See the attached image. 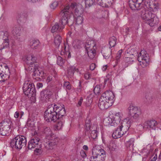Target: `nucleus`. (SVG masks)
I'll return each mask as SVG.
<instances>
[{
  "instance_id": "obj_25",
  "label": "nucleus",
  "mask_w": 161,
  "mask_h": 161,
  "mask_svg": "<svg viewBox=\"0 0 161 161\" xmlns=\"http://www.w3.org/2000/svg\"><path fill=\"white\" fill-rule=\"evenodd\" d=\"M44 132L46 134V139H47L48 136L52 137L53 135H55L53 133L49 128L46 127L44 130Z\"/></svg>"
},
{
  "instance_id": "obj_23",
  "label": "nucleus",
  "mask_w": 161,
  "mask_h": 161,
  "mask_svg": "<svg viewBox=\"0 0 161 161\" xmlns=\"http://www.w3.org/2000/svg\"><path fill=\"white\" fill-rule=\"evenodd\" d=\"M32 43L31 45L32 48L34 49H40L41 50V46L40 42L38 40H33Z\"/></svg>"
},
{
  "instance_id": "obj_46",
  "label": "nucleus",
  "mask_w": 161,
  "mask_h": 161,
  "mask_svg": "<svg viewBox=\"0 0 161 161\" xmlns=\"http://www.w3.org/2000/svg\"><path fill=\"white\" fill-rule=\"evenodd\" d=\"M84 77L86 79H88L91 77V74L89 72H87L85 74Z\"/></svg>"
},
{
  "instance_id": "obj_30",
  "label": "nucleus",
  "mask_w": 161,
  "mask_h": 161,
  "mask_svg": "<svg viewBox=\"0 0 161 161\" xmlns=\"http://www.w3.org/2000/svg\"><path fill=\"white\" fill-rule=\"evenodd\" d=\"M62 38L59 35H57L54 38V42L56 46L59 47L61 42Z\"/></svg>"
},
{
  "instance_id": "obj_41",
  "label": "nucleus",
  "mask_w": 161,
  "mask_h": 161,
  "mask_svg": "<svg viewBox=\"0 0 161 161\" xmlns=\"http://www.w3.org/2000/svg\"><path fill=\"white\" fill-rule=\"evenodd\" d=\"M58 5V2L57 1H55L51 4L50 7L51 8L54 9L57 7Z\"/></svg>"
},
{
  "instance_id": "obj_5",
  "label": "nucleus",
  "mask_w": 161,
  "mask_h": 161,
  "mask_svg": "<svg viewBox=\"0 0 161 161\" xmlns=\"http://www.w3.org/2000/svg\"><path fill=\"white\" fill-rule=\"evenodd\" d=\"M123 116V114L122 113H116L113 116H109L104 119L103 124L106 126L110 125L116 126L120 123Z\"/></svg>"
},
{
  "instance_id": "obj_40",
  "label": "nucleus",
  "mask_w": 161,
  "mask_h": 161,
  "mask_svg": "<svg viewBox=\"0 0 161 161\" xmlns=\"http://www.w3.org/2000/svg\"><path fill=\"white\" fill-rule=\"evenodd\" d=\"M39 145H40V147H36V149L35 150V152L36 154V155H38V154H40V153H41V144H40Z\"/></svg>"
},
{
  "instance_id": "obj_27",
  "label": "nucleus",
  "mask_w": 161,
  "mask_h": 161,
  "mask_svg": "<svg viewBox=\"0 0 161 161\" xmlns=\"http://www.w3.org/2000/svg\"><path fill=\"white\" fill-rule=\"evenodd\" d=\"M82 43L81 41L78 39H75L73 42V45L75 48H80Z\"/></svg>"
},
{
  "instance_id": "obj_20",
  "label": "nucleus",
  "mask_w": 161,
  "mask_h": 161,
  "mask_svg": "<svg viewBox=\"0 0 161 161\" xmlns=\"http://www.w3.org/2000/svg\"><path fill=\"white\" fill-rule=\"evenodd\" d=\"M86 127L87 130H89L91 131L90 133L92 139H94L97 138V131L96 130L93 129L92 130V128H91L89 123L86 122Z\"/></svg>"
},
{
  "instance_id": "obj_42",
  "label": "nucleus",
  "mask_w": 161,
  "mask_h": 161,
  "mask_svg": "<svg viewBox=\"0 0 161 161\" xmlns=\"http://www.w3.org/2000/svg\"><path fill=\"white\" fill-rule=\"evenodd\" d=\"M122 50L120 49L119 50L118 52L117 56L116 57V59L117 60H118L121 57V55L122 54Z\"/></svg>"
},
{
  "instance_id": "obj_45",
  "label": "nucleus",
  "mask_w": 161,
  "mask_h": 161,
  "mask_svg": "<svg viewBox=\"0 0 161 161\" xmlns=\"http://www.w3.org/2000/svg\"><path fill=\"white\" fill-rule=\"evenodd\" d=\"M96 68V65L94 63L92 64L90 67V69L91 70H94Z\"/></svg>"
},
{
  "instance_id": "obj_29",
  "label": "nucleus",
  "mask_w": 161,
  "mask_h": 161,
  "mask_svg": "<svg viewBox=\"0 0 161 161\" xmlns=\"http://www.w3.org/2000/svg\"><path fill=\"white\" fill-rule=\"evenodd\" d=\"M108 147L110 151H115L117 148V146L115 142L112 141L108 145Z\"/></svg>"
},
{
  "instance_id": "obj_59",
  "label": "nucleus",
  "mask_w": 161,
  "mask_h": 161,
  "mask_svg": "<svg viewBox=\"0 0 161 161\" xmlns=\"http://www.w3.org/2000/svg\"><path fill=\"white\" fill-rule=\"evenodd\" d=\"M158 30L159 31H161V25L158 27Z\"/></svg>"
},
{
  "instance_id": "obj_34",
  "label": "nucleus",
  "mask_w": 161,
  "mask_h": 161,
  "mask_svg": "<svg viewBox=\"0 0 161 161\" xmlns=\"http://www.w3.org/2000/svg\"><path fill=\"white\" fill-rule=\"evenodd\" d=\"M75 19L76 24L77 25H80L83 22V19L82 16L74 17Z\"/></svg>"
},
{
  "instance_id": "obj_12",
  "label": "nucleus",
  "mask_w": 161,
  "mask_h": 161,
  "mask_svg": "<svg viewBox=\"0 0 161 161\" xmlns=\"http://www.w3.org/2000/svg\"><path fill=\"white\" fill-rule=\"evenodd\" d=\"M128 116L131 119H136L141 114L140 108L137 107L130 105L128 108Z\"/></svg>"
},
{
  "instance_id": "obj_51",
  "label": "nucleus",
  "mask_w": 161,
  "mask_h": 161,
  "mask_svg": "<svg viewBox=\"0 0 161 161\" xmlns=\"http://www.w3.org/2000/svg\"><path fill=\"white\" fill-rule=\"evenodd\" d=\"M19 113L17 111L15 112L14 114V117L15 118H17L19 117Z\"/></svg>"
},
{
  "instance_id": "obj_39",
  "label": "nucleus",
  "mask_w": 161,
  "mask_h": 161,
  "mask_svg": "<svg viewBox=\"0 0 161 161\" xmlns=\"http://www.w3.org/2000/svg\"><path fill=\"white\" fill-rule=\"evenodd\" d=\"M100 86L98 85H97L94 89V92L96 95L98 94L100 92Z\"/></svg>"
},
{
  "instance_id": "obj_44",
  "label": "nucleus",
  "mask_w": 161,
  "mask_h": 161,
  "mask_svg": "<svg viewBox=\"0 0 161 161\" xmlns=\"http://www.w3.org/2000/svg\"><path fill=\"white\" fill-rule=\"evenodd\" d=\"M48 91V90H46L44 91L45 95H47V96H48V97H50L52 94V92L50 91H49V93H47Z\"/></svg>"
},
{
  "instance_id": "obj_48",
  "label": "nucleus",
  "mask_w": 161,
  "mask_h": 161,
  "mask_svg": "<svg viewBox=\"0 0 161 161\" xmlns=\"http://www.w3.org/2000/svg\"><path fill=\"white\" fill-rule=\"evenodd\" d=\"M83 101V98L82 97H80L79 101H78V104L77 105V106L78 107V106H80L82 104Z\"/></svg>"
},
{
  "instance_id": "obj_28",
  "label": "nucleus",
  "mask_w": 161,
  "mask_h": 161,
  "mask_svg": "<svg viewBox=\"0 0 161 161\" xmlns=\"http://www.w3.org/2000/svg\"><path fill=\"white\" fill-rule=\"evenodd\" d=\"M116 38L113 36L111 37L109 39V43L110 47H114L116 45Z\"/></svg>"
},
{
  "instance_id": "obj_19",
  "label": "nucleus",
  "mask_w": 161,
  "mask_h": 161,
  "mask_svg": "<svg viewBox=\"0 0 161 161\" xmlns=\"http://www.w3.org/2000/svg\"><path fill=\"white\" fill-rule=\"evenodd\" d=\"M39 139L38 138H33L28 143V149L31 150L32 149L38 147H40L39 143Z\"/></svg>"
},
{
  "instance_id": "obj_10",
  "label": "nucleus",
  "mask_w": 161,
  "mask_h": 161,
  "mask_svg": "<svg viewBox=\"0 0 161 161\" xmlns=\"http://www.w3.org/2000/svg\"><path fill=\"white\" fill-rule=\"evenodd\" d=\"M131 54L133 55H137V54L138 60L140 63V64L142 67H145L148 65L149 61V56L145 50H142L139 54L136 51L135 52L134 54Z\"/></svg>"
},
{
  "instance_id": "obj_57",
  "label": "nucleus",
  "mask_w": 161,
  "mask_h": 161,
  "mask_svg": "<svg viewBox=\"0 0 161 161\" xmlns=\"http://www.w3.org/2000/svg\"><path fill=\"white\" fill-rule=\"evenodd\" d=\"M21 17V14H18L17 16V18L18 19H19L20 17Z\"/></svg>"
},
{
  "instance_id": "obj_64",
  "label": "nucleus",
  "mask_w": 161,
  "mask_h": 161,
  "mask_svg": "<svg viewBox=\"0 0 161 161\" xmlns=\"http://www.w3.org/2000/svg\"><path fill=\"white\" fill-rule=\"evenodd\" d=\"M130 142L129 141H128V142H127V143L128 144H130V143H130Z\"/></svg>"
},
{
  "instance_id": "obj_38",
  "label": "nucleus",
  "mask_w": 161,
  "mask_h": 161,
  "mask_svg": "<svg viewBox=\"0 0 161 161\" xmlns=\"http://www.w3.org/2000/svg\"><path fill=\"white\" fill-rule=\"evenodd\" d=\"M63 124V122L62 121H60L58 122L55 126L56 129L57 130H61L62 128Z\"/></svg>"
},
{
  "instance_id": "obj_1",
  "label": "nucleus",
  "mask_w": 161,
  "mask_h": 161,
  "mask_svg": "<svg viewBox=\"0 0 161 161\" xmlns=\"http://www.w3.org/2000/svg\"><path fill=\"white\" fill-rule=\"evenodd\" d=\"M66 111L64 105L59 104L49 105L44 113V118L47 122L56 121L58 119L65 115Z\"/></svg>"
},
{
  "instance_id": "obj_61",
  "label": "nucleus",
  "mask_w": 161,
  "mask_h": 161,
  "mask_svg": "<svg viewBox=\"0 0 161 161\" xmlns=\"http://www.w3.org/2000/svg\"><path fill=\"white\" fill-rule=\"evenodd\" d=\"M129 30H130V29L129 28H127L126 29V32H128L129 31Z\"/></svg>"
},
{
  "instance_id": "obj_60",
  "label": "nucleus",
  "mask_w": 161,
  "mask_h": 161,
  "mask_svg": "<svg viewBox=\"0 0 161 161\" xmlns=\"http://www.w3.org/2000/svg\"><path fill=\"white\" fill-rule=\"evenodd\" d=\"M158 158L159 159H161V153H160L159 156H158Z\"/></svg>"
},
{
  "instance_id": "obj_4",
  "label": "nucleus",
  "mask_w": 161,
  "mask_h": 161,
  "mask_svg": "<svg viewBox=\"0 0 161 161\" xmlns=\"http://www.w3.org/2000/svg\"><path fill=\"white\" fill-rule=\"evenodd\" d=\"M130 122L126 119L123 120L120 124L119 128L113 132V137L114 139L119 138L125 133L130 127Z\"/></svg>"
},
{
  "instance_id": "obj_52",
  "label": "nucleus",
  "mask_w": 161,
  "mask_h": 161,
  "mask_svg": "<svg viewBox=\"0 0 161 161\" xmlns=\"http://www.w3.org/2000/svg\"><path fill=\"white\" fill-rule=\"evenodd\" d=\"M108 67V65H106L103 66L102 68V69L103 71H105L106 70Z\"/></svg>"
},
{
  "instance_id": "obj_11",
  "label": "nucleus",
  "mask_w": 161,
  "mask_h": 161,
  "mask_svg": "<svg viewBox=\"0 0 161 161\" xmlns=\"http://www.w3.org/2000/svg\"><path fill=\"white\" fill-rule=\"evenodd\" d=\"M50 137L48 136L47 139H45L44 145L47 149L51 150L56 147L58 139L55 135H53V136Z\"/></svg>"
},
{
  "instance_id": "obj_21",
  "label": "nucleus",
  "mask_w": 161,
  "mask_h": 161,
  "mask_svg": "<svg viewBox=\"0 0 161 161\" xmlns=\"http://www.w3.org/2000/svg\"><path fill=\"white\" fill-rule=\"evenodd\" d=\"M85 47L86 50H96V44L93 41H88L85 44Z\"/></svg>"
},
{
  "instance_id": "obj_13",
  "label": "nucleus",
  "mask_w": 161,
  "mask_h": 161,
  "mask_svg": "<svg viewBox=\"0 0 161 161\" xmlns=\"http://www.w3.org/2000/svg\"><path fill=\"white\" fill-rule=\"evenodd\" d=\"M23 88L25 95L27 96L30 95L34 97L35 95L36 91L33 84L25 82Z\"/></svg>"
},
{
  "instance_id": "obj_24",
  "label": "nucleus",
  "mask_w": 161,
  "mask_h": 161,
  "mask_svg": "<svg viewBox=\"0 0 161 161\" xmlns=\"http://www.w3.org/2000/svg\"><path fill=\"white\" fill-rule=\"evenodd\" d=\"M76 6V3H72L71 4L70 7H69V6H67L64 8V9H65L66 7H68V9L67 11L68 12H69V14L68 13V15H67V16H68V19H69V17H71V16L73 15V14L72 11L71 10V8H72V9L74 8Z\"/></svg>"
},
{
  "instance_id": "obj_18",
  "label": "nucleus",
  "mask_w": 161,
  "mask_h": 161,
  "mask_svg": "<svg viewBox=\"0 0 161 161\" xmlns=\"http://www.w3.org/2000/svg\"><path fill=\"white\" fill-rule=\"evenodd\" d=\"M159 22L158 18L155 14H153L146 23L150 26H153L158 24Z\"/></svg>"
},
{
  "instance_id": "obj_2",
  "label": "nucleus",
  "mask_w": 161,
  "mask_h": 161,
  "mask_svg": "<svg viewBox=\"0 0 161 161\" xmlns=\"http://www.w3.org/2000/svg\"><path fill=\"white\" fill-rule=\"evenodd\" d=\"M115 100L114 93L111 91H107L101 95L99 100L98 106L101 110L107 109L111 106Z\"/></svg>"
},
{
  "instance_id": "obj_7",
  "label": "nucleus",
  "mask_w": 161,
  "mask_h": 161,
  "mask_svg": "<svg viewBox=\"0 0 161 161\" xmlns=\"http://www.w3.org/2000/svg\"><path fill=\"white\" fill-rule=\"evenodd\" d=\"M92 155L90 158V161H104L105 157V152L102 148L93 147L92 149Z\"/></svg>"
},
{
  "instance_id": "obj_54",
  "label": "nucleus",
  "mask_w": 161,
  "mask_h": 161,
  "mask_svg": "<svg viewBox=\"0 0 161 161\" xmlns=\"http://www.w3.org/2000/svg\"><path fill=\"white\" fill-rule=\"evenodd\" d=\"M23 15L25 19H27L28 18V14L27 13H24L23 14Z\"/></svg>"
},
{
  "instance_id": "obj_63",
  "label": "nucleus",
  "mask_w": 161,
  "mask_h": 161,
  "mask_svg": "<svg viewBox=\"0 0 161 161\" xmlns=\"http://www.w3.org/2000/svg\"><path fill=\"white\" fill-rule=\"evenodd\" d=\"M54 161H60V160L58 159H56Z\"/></svg>"
},
{
  "instance_id": "obj_32",
  "label": "nucleus",
  "mask_w": 161,
  "mask_h": 161,
  "mask_svg": "<svg viewBox=\"0 0 161 161\" xmlns=\"http://www.w3.org/2000/svg\"><path fill=\"white\" fill-rule=\"evenodd\" d=\"M103 53L104 58L106 59H108L111 57V51L109 50L104 51Z\"/></svg>"
},
{
  "instance_id": "obj_56",
  "label": "nucleus",
  "mask_w": 161,
  "mask_h": 161,
  "mask_svg": "<svg viewBox=\"0 0 161 161\" xmlns=\"http://www.w3.org/2000/svg\"><path fill=\"white\" fill-rule=\"evenodd\" d=\"M83 148L85 150H87L88 149V147L86 145H84L83 147Z\"/></svg>"
},
{
  "instance_id": "obj_47",
  "label": "nucleus",
  "mask_w": 161,
  "mask_h": 161,
  "mask_svg": "<svg viewBox=\"0 0 161 161\" xmlns=\"http://www.w3.org/2000/svg\"><path fill=\"white\" fill-rule=\"evenodd\" d=\"M105 2L108 5H111L113 3V0H106Z\"/></svg>"
},
{
  "instance_id": "obj_9",
  "label": "nucleus",
  "mask_w": 161,
  "mask_h": 161,
  "mask_svg": "<svg viewBox=\"0 0 161 161\" xmlns=\"http://www.w3.org/2000/svg\"><path fill=\"white\" fill-rule=\"evenodd\" d=\"M12 122L9 119H4L0 122V134L5 136L10 132Z\"/></svg>"
},
{
  "instance_id": "obj_37",
  "label": "nucleus",
  "mask_w": 161,
  "mask_h": 161,
  "mask_svg": "<svg viewBox=\"0 0 161 161\" xmlns=\"http://www.w3.org/2000/svg\"><path fill=\"white\" fill-rule=\"evenodd\" d=\"M63 86L66 90H70L71 89V85L69 81H64Z\"/></svg>"
},
{
  "instance_id": "obj_55",
  "label": "nucleus",
  "mask_w": 161,
  "mask_h": 161,
  "mask_svg": "<svg viewBox=\"0 0 161 161\" xmlns=\"http://www.w3.org/2000/svg\"><path fill=\"white\" fill-rule=\"evenodd\" d=\"M29 2H32L33 3H36V2H38L39 1H40V0H27Z\"/></svg>"
},
{
  "instance_id": "obj_3",
  "label": "nucleus",
  "mask_w": 161,
  "mask_h": 161,
  "mask_svg": "<svg viewBox=\"0 0 161 161\" xmlns=\"http://www.w3.org/2000/svg\"><path fill=\"white\" fill-rule=\"evenodd\" d=\"M68 7H66L65 9L62 10L60 12V14L62 16L61 19L59 21L60 24L58 23H56L52 27L51 31L52 32H61L64 28V25L67 24H68L69 20L68 19V13L69 12L67 10L68 9Z\"/></svg>"
},
{
  "instance_id": "obj_53",
  "label": "nucleus",
  "mask_w": 161,
  "mask_h": 161,
  "mask_svg": "<svg viewBox=\"0 0 161 161\" xmlns=\"http://www.w3.org/2000/svg\"><path fill=\"white\" fill-rule=\"evenodd\" d=\"M43 85L41 83H38L37 84V86L38 88H39L42 86Z\"/></svg>"
},
{
  "instance_id": "obj_50",
  "label": "nucleus",
  "mask_w": 161,
  "mask_h": 161,
  "mask_svg": "<svg viewBox=\"0 0 161 161\" xmlns=\"http://www.w3.org/2000/svg\"><path fill=\"white\" fill-rule=\"evenodd\" d=\"M80 154L82 157L84 158L86 157V154L85 153L84 151H82L80 152Z\"/></svg>"
},
{
  "instance_id": "obj_15",
  "label": "nucleus",
  "mask_w": 161,
  "mask_h": 161,
  "mask_svg": "<svg viewBox=\"0 0 161 161\" xmlns=\"http://www.w3.org/2000/svg\"><path fill=\"white\" fill-rule=\"evenodd\" d=\"M0 36L2 37L3 41L2 45L0 47V50L8 47L9 46V40L8 34L7 31H1L0 32Z\"/></svg>"
},
{
  "instance_id": "obj_22",
  "label": "nucleus",
  "mask_w": 161,
  "mask_h": 161,
  "mask_svg": "<svg viewBox=\"0 0 161 161\" xmlns=\"http://www.w3.org/2000/svg\"><path fill=\"white\" fill-rule=\"evenodd\" d=\"M78 69L76 68L75 66H73L69 67L68 68L67 70L68 75L69 76L71 77L73 75L75 71L78 72Z\"/></svg>"
},
{
  "instance_id": "obj_36",
  "label": "nucleus",
  "mask_w": 161,
  "mask_h": 161,
  "mask_svg": "<svg viewBox=\"0 0 161 161\" xmlns=\"http://www.w3.org/2000/svg\"><path fill=\"white\" fill-rule=\"evenodd\" d=\"M95 2V0H85V3L86 7H90L93 5Z\"/></svg>"
},
{
  "instance_id": "obj_33",
  "label": "nucleus",
  "mask_w": 161,
  "mask_h": 161,
  "mask_svg": "<svg viewBox=\"0 0 161 161\" xmlns=\"http://www.w3.org/2000/svg\"><path fill=\"white\" fill-rule=\"evenodd\" d=\"M83 12L82 10V9L79 8L78 7L76 8L75 10V15L73 16L76 17L78 16H81L82 15V14H83Z\"/></svg>"
},
{
  "instance_id": "obj_49",
  "label": "nucleus",
  "mask_w": 161,
  "mask_h": 161,
  "mask_svg": "<svg viewBox=\"0 0 161 161\" xmlns=\"http://www.w3.org/2000/svg\"><path fill=\"white\" fill-rule=\"evenodd\" d=\"M52 80V77L51 76H49L47 77L46 80L47 82L48 83L50 82Z\"/></svg>"
},
{
  "instance_id": "obj_17",
  "label": "nucleus",
  "mask_w": 161,
  "mask_h": 161,
  "mask_svg": "<svg viewBox=\"0 0 161 161\" xmlns=\"http://www.w3.org/2000/svg\"><path fill=\"white\" fill-rule=\"evenodd\" d=\"M69 46L67 43H64L62 45L61 48L59 49L60 54L62 55H67L68 54V57H70V52L69 51Z\"/></svg>"
},
{
  "instance_id": "obj_16",
  "label": "nucleus",
  "mask_w": 161,
  "mask_h": 161,
  "mask_svg": "<svg viewBox=\"0 0 161 161\" xmlns=\"http://www.w3.org/2000/svg\"><path fill=\"white\" fill-rule=\"evenodd\" d=\"M3 67L5 69L4 71H2L3 74L0 73V76L2 80V82H4L8 79L10 75V71L8 66L6 64H3Z\"/></svg>"
},
{
  "instance_id": "obj_6",
  "label": "nucleus",
  "mask_w": 161,
  "mask_h": 161,
  "mask_svg": "<svg viewBox=\"0 0 161 161\" xmlns=\"http://www.w3.org/2000/svg\"><path fill=\"white\" fill-rule=\"evenodd\" d=\"M26 143L25 137L22 136H18L12 139L10 142V146L12 148L21 149L25 147Z\"/></svg>"
},
{
  "instance_id": "obj_31",
  "label": "nucleus",
  "mask_w": 161,
  "mask_h": 161,
  "mask_svg": "<svg viewBox=\"0 0 161 161\" xmlns=\"http://www.w3.org/2000/svg\"><path fill=\"white\" fill-rule=\"evenodd\" d=\"M89 57L91 59H93L96 54V50H86Z\"/></svg>"
},
{
  "instance_id": "obj_26",
  "label": "nucleus",
  "mask_w": 161,
  "mask_h": 161,
  "mask_svg": "<svg viewBox=\"0 0 161 161\" xmlns=\"http://www.w3.org/2000/svg\"><path fill=\"white\" fill-rule=\"evenodd\" d=\"M12 33L14 36H19L21 33L20 27L19 26L15 27L12 31Z\"/></svg>"
},
{
  "instance_id": "obj_58",
  "label": "nucleus",
  "mask_w": 161,
  "mask_h": 161,
  "mask_svg": "<svg viewBox=\"0 0 161 161\" xmlns=\"http://www.w3.org/2000/svg\"><path fill=\"white\" fill-rule=\"evenodd\" d=\"M3 64H0V71L3 68H4V67H3Z\"/></svg>"
},
{
  "instance_id": "obj_35",
  "label": "nucleus",
  "mask_w": 161,
  "mask_h": 161,
  "mask_svg": "<svg viewBox=\"0 0 161 161\" xmlns=\"http://www.w3.org/2000/svg\"><path fill=\"white\" fill-rule=\"evenodd\" d=\"M65 60L63 59V58L60 56H58L57 58V63L58 65L61 66L64 63Z\"/></svg>"
},
{
  "instance_id": "obj_62",
  "label": "nucleus",
  "mask_w": 161,
  "mask_h": 161,
  "mask_svg": "<svg viewBox=\"0 0 161 161\" xmlns=\"http://www.w3.org/2000/svg\"><path fill=\"white\" fill-rule=\"evenodd\" d=\"M23 114H24L23 112H22V113H21V117L22 116V115H23Z\"/></svg>"
},
{
  "instance_id": "obj_43",
  "label": "nucleus",
  "mask_w": 161,
  "mask_h": 161,
  "mask_svg": "<svg viewBox=\"0 0 161 161\" xmlns=\"http://www.w3.org/2000/svg\"><path fill=\"white\" fill-rule=\"evenodd\" d=\"M87 100H88V103H87V102H86V105L87 107H89L90 106V104L92 102V99L91 98H90L89 97H87Z\"/></svg>"
},
{
  "instance_id": "obj_14",
  "label": "nucleus",
  "mask_w": 161,
  "mask_h": 161,
  "mask_svg": "<svg viewBox=\"0 0 161 161\" xmlns=\"http://www.w3.org/2000/svg\"><path fill=\"white\" fill-rule=\"evenodd\" d=\"M157 122L154 120H148L145 121L142 125H140L139 127H142L145 130L152 129L155 130L156 126L157 125Z\"/></svg>"
},
{
  "instance_id": "obj_8",
  "label": "nucleus",
  "mask_w": 161,
  "mask_h": 161,
  "mask_svg": "<svg viewBox=\"0 0 161 161\" xmlns=\"http://www.w3.org/2000/svg\"><path fill=\"white\" fill-rule=\"evenodd\" d=\"M24 61L26 64L30 67H33V72L34 73L35 75H39L38 73H40L39 70L36 69H37V66H36L35 63H36V58L33 54H30L25 56L24 58Z\"/></svg>"
}]
</instances>
